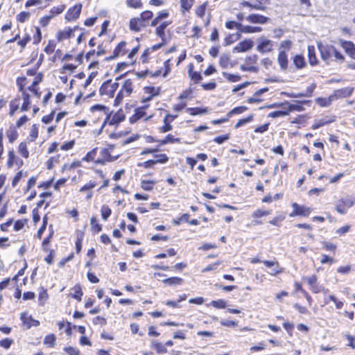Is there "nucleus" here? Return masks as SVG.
I'll use <instances>...</instances> for the list:
<instances>
[{
    "mask_svg": "<svg viewBox=\"0 0 355 355\" xmlns=\"http://www.w3.org/2000/svg\"><path fill=\"white\" fill-rule=\"evenodd\" d=\"M163 46V43H159L152 46L146 48L140 55L139 60L142 64H147L153 58L152 53L158 50Z\"/></svg>",
    "mask_w": 355,
    "mask_h": 355,
    "instance_id": "b1692460",
    "label": "nucleus"
},
{
    "mask_svg": "<svg viewBox=\"0 0 355 355\" xmlns=\"http://www.w3.org/2000/svg\"><path fill=\"white\" fill-rule=\"evenodd\" d=\"M302 279L306 281L309 289L313 293H325L328 291V289H326L322 285L320 284L318 277L315 274H313L309 277H304Z\"/></svg>",
    "mask_w": 355,
    "mask_h": 355,
    "instance_id": "a211bd4d",
    "label": "nucleus"
},
{
    "mask_svg": "<svg viewBox=\"0 0 355 355\" xmlns=\"http://www.w3.org/2000/svg\"><path fill=\"white\" fill-rule=\"evenodd\" d=\"M72 290L73 291V293L70 294L71 297L78 302H80L83 295L81 285L80 284H76L73 286Z\"/></svg>",
    "mask_w": 355,
    "mask_h": 355,
    "instance_id": "5fc2aeb1",
    "label": "nucleus"
},
{
    "mask_svg": "<svg viewBox=\"0 0 355 355\" xmlns=\"http://www.w3.org/2000/svg\"><path fill=\"white\" fill-rule=\"evenodd\" d=\"M140 48L141 44L138 37L131 40H122L115 46L107 60L125 58L130 64H135Z\"/></svg>",
    "mask_w": 355,
    "mask_h": 355,
    "instance_id": "20e7f679",
    "label": "nucleus"
},
{
    "mask_svg": "<svg viewBox=\"0 0 355 355\" xmlns=\"http://www.w3.org/2000/svg\"><path fill=\"white\" fill-rule=\"evenodd\" d=\"M121 76L116 78L115 81L109 79L103 82L99 88L100 96L108 98H113L119 87V83L116 80L121 79Z\"/></svg>",
    "mask_w": 355,
    "mask_h": 355,
    "instance_id": "1a4fd4ad",
    "label": "nucleus"
},
{
    "mask_svg": "<svg viewBox=\"0 0 355 355\" xmlns=\"http://www.w3.org/2000/svg\"><path fill=\"white\" fill-rule=\"evenodd\" d=\"M316 87V83H312L306 88V90L304 92L299 93H291V94H289V96L291 98H311L313 96Z\"/></svg>",
    "mask_w": 355,
    "mask_h": 355,
    "instance_id": "f704fd0d",
    "label": "nucleus"
},
{
    "mask_svg": "<svg viewBox=\"0 0 355 355\" xmlns=\"http://www.w3.org/2000/svg\"><path fill=\"white\" fill-rule=\"evenodd\" d=\"M83 55H84L83 51H81L76 56H74L73 55H72L71 53H66L65 55H64L62 57L61 60L62 61L74 60L75 62L77 63V64H81L83 62Z\"/></svg>",
    "mask_w": 355,
    "mask_h": 355,
    "instance_id": "de8ad7c7",
    "label": "nucleus"
},
{
    "mask_svg": "<svg viewBox=\"0 0 355 355\" xmlns=\"http://www.w3.org/2000/svg\"><path fill=\"white\" fill-rule=\"evenodd\" d=\"M19 135L17 128L14 125H10L6 131V136L10 144H13L18 139Z\"/></svg>",
    "mask_w": 355,
    "mask_h": 355,
    "instance_id": "79ce46f5",
    "label": "nucleus"
},
{
    "mask_svg": "<svg viewBox=\"0 0 355 355\" xmlns=\"http://www.w3.org/2000/svg\"><path fill=\"white\" fill-rule=\"evenodd\" d=\"M195 3V0H180V8L182 12H189Z\"/></svg>",
    "mask_w": 355,
    "mask_h": 355,
    "instance_id": "338daca9",
    "label": "nucleus"
},
{
    "mask_svg": "<svg viewBox=\"0 0 355 355\" xmlns=\"http://www.w3.org/2000/svg\"><path fill=\"white\" fill-rule=\"evenodd\" d=\"M157 141L158 142V146H162L168 144H180L181 139L179 137H175L172 134H168L164 138Z\"/></svg>",
    "mask_w": 355,
    "mask_h": 355,
    "instance_id": "49530a36",
    "label": "nucleus"
},
{
    "mask_svg": "<svg viewBox=\"0 0 355 355\" xmlns=\"http://www.w3.org/2000/svg\"><path fill=\"white\" fill-rule=\"evenodd\" d=\"M355 204V198L351 197L341 198L336 204L335 209L340 214H345L348 209Z\"/></svg>",
    "mask_w": 355,
    "mask_h": 355,
    "instance_id": "aec40b11",
    "label": "nucleus"
},
{
    "mask_svg": "<svg viewBox=\"0 0 355 355\" xmlns=\"http://www.w3.org/2000/svg\"><path fill=\"white\" fill-rule=\"evenodd\" d=\"M277 63L282 71H286L288 69L289 60L288 54L284 51H278Z\"/></svg>",
    "mask_w": 355,
    "mask_h": 355,
    "instance_id": "e433bc0d",
    "label": "nucleus"
},
{
    "mask_svg": "<svg viewBox=\"0 0 355 355\" xmlns=\"http://www.w3.org/2000/svg\"><path fill=\"white\" fill-rule=\"evenodd\" d=\"M187 267V263L186 262L177 263L172 268H171L166 265L155 264V265L152 266V268L155 270H164V271L176 270L178 272H182Z\"/></svg>",
    "mask_w": 355,
    "mask_h": 355,
    "instance_id": "2f4dec72",
    "label": "nucleus"
},
{
    "mask_svg": "<svg viewBox=\"0 0 355 355\" xmlns=\"http://www.w3.org/2000/svg\"><path fill=\"white\" fill-rule=\"evenodd\" d=\"M254 42L251 39H245L239 42L234 48L236 53L246 52L252 49Z\"/></svg>",
    "mask_w": 355,
    "mask_h": 355,
    "instance_id": "c9c22d12",
    "label": "nucleus"
},
{
    "mask_svg": "<svg viewBox=\"0 0 355 355\" xmlns=\"http://www.w3.org/2000/svg\"><path fill=\"white\" fill-rule=\"evenodd\" d=\"M317 46L322 60L326 63L333 61L343 63L345 61V55L334 45L323 44L320 42Z\"/></svg>",
    "mask_w": 355,
    "mask_h": 355,
    "instance_id": "39448f33",
    "label": "nucleus"
},
{
    "mask_svg": "<svg viewBox=\"0 0 355 355\" xmlns=\"http://www.w3.org/2000/svg\"><path fill=\"white\" fill-rule=\"evenodd\" d=\"M187 68L188 77L189 78L191 82H192V84H199L203 78L202 73L200 71L195 70L194 64L192 62L188 64Z\"/></svg>",
    "mask_w": 355,
    "mask_h": 355,
    "instance_id": "cd10ccee",
    "label": "nucleus"
},
{
    "mask_svg": "<svg viewBox=\"0 0 355 355\" xmlns=\"http://www.w3.org/2000/svg\"><path fill=\"white\" fill-rule=\"evenodd\" d=\"M209 1L207 0L196 6L194 9L195 15L200 19H204L206 16V13L209 10Z\"/></svg>",
    "mask_w": 355,
    "mask_h": 355,
    "instance_id": "4c0bfd02",
    "label": "nucleus"
},
{
    "mask_svg": "<svg viewBox=\"0 0 355 355\" xmlns=\"http://www.w3.org/2000/svg\"><path fill=\"white\" fill-rule=\"evenodd\" d=\"M256 49L261 54L271 53L274 50V42L266 37H261L258 40Z\"/></svg>",
    "mask_w": 355,
    "mask_h": 355,
    "instance_id": "412c9836",
    "label": "nucleus"
},
{
    "mask_svg": "<svg viewBox=\"0 0 355 355\" xmlns=\"http://www.w3.org/2000/svg\"><path fill=\"white\" fill-rule=\"evenodd\" d=\"M24 164L23 160L16 155V153L13 148H11L8 152V159L6 161V166L8 168H12L15 165L18 167L22 166Z\"/></svg>",
    "mask_w": 355,
    "mask_h": 355,
    "instance_id": "a878e982",
    "label": "nucleus"
},
{
    "mask_svg": "<svg viewBox=\"0 0 355 355\" xmlns=\"http://www.w3.org/2000/svg\"><path fill=\"white\" fill-rule=\"evenodd\" d=\"M54 236V230L53 225L51 224L49 225V234L43 239L42 242V249L44 252H48L50 243L51 242V240L53 239V237Z\"/></svg>",
    "mask_w": 355,
    "mask_h": 355,
    "instance_id": "c03bdc74",
    "label": "nucleus"
},
{
    "mask_svg": "<svg viewBox=\"0 0 355 355\" xmlns=\"http://www.w3.org/2000/svg\"><path fill=\"white\" fill-rule=\"evenodd\" d=\"M293 64L297 70L304 69L307 66L305 57L302 53H297L292 57Z\"/></svg>",
    "mask_w": 355,
    "mask_h": 355,
    "instance_id": "58836bf2",
    "label": "nucleus"
},
{
    "mask_svg": "<svg viewBox=\"0 0 355 355\" xmlns=\"http://www.w3.org/2000/svg\"><path fill=\"white\" fill-rule=\"evenodd\" d=\"M187 112L191 116L201 115L207 114L209 112V109L207 107H189L187 109Z\"/></svg>",
    "mask_w": 355,
    "mask_h": 355,
    "instance_id": "bf43d9fd",
    "label": "nucleus"
},
{
    "mask_svg": "<svg viewBox=\"0 0 355 355\" xmlns=\"http://www.w3.org/2000/svg\"><path fill=\"white\" fill-rule=\"evenodd\" d=\"M147 26L139 17H132L129 21V29L134 33H139Z\"/></svg>",
    "mask_w": 355,
    "mask_h": 355,
    "instance_id": "7c9ffc66",
    "label": "nucleus"
},
{
    "mask_svg": "<svg viewBox=\"0 0 355 355\" xmlns=\"http://www.w3.org/2000/svg\"><path fill=\"white\" fill-rule=\"evenodd\" d=\"M91 232L93 234H97L102 231L103 225L99 223L96 216H92L90 218Z\"/></svg>",
    "mask_w": 355,
    "mask_h": 355,
    "instance_id": "3c124183",
    "label": "nucleus"
},
{
    "mask_svg": "<svg viewBox=\"0 0 355 355\" xmlns=\"http://www.w3.org/2000/svg\"><path fill=\"white\" fill-rule=\"evenodd\" d=\"M271 214V210L270 209H257L254 210L252 214V220L251 222L252 225L254 226L261 225H263V221L261 220L262 217L269 216Z\"/></svg>",
    "mask_w": 355,
    "mask_h": 355,
    "instance_id": "bb28decb",
    "label": "nucleus"
},
{
    "mask_svg": "<svg viewBox=\"0 0 355 355\" xmlns=\"http://www.w3.org/2000/svg\"><path fill=\"white\" fill-rule=\"evenodd\" d=\"M354 88L352 87H346L340 89H335L332 93V96L335 101L340 98L349 97L354 92Z\"/></svg>",
    "mask_w": 355,
    "mask_h": 355,
    "instance_id": "473e14b6",
    "label": "nucleus"
},
{
    "mask_svg": "<svg viewBox=\"0 0 355 355\" xmlns=\"http://www.w3.org/2000/svg\"><path fill=\"white\" fill-rule=\"evenodd\" d=\"M58 42L57 41L56 39L55 40H54V39L49 40L46 45L44 48V51L47 55H51L55 51V48L57 46Z\"/></svg>",
    "mask_w": 355,
    "mask_h": 355,
    "instance_id": "680f3d73",
    "label": "nucleus"
},
{
    "mask_svg": "<svg viewBox=\"0 0 355 355\" xmlns=\"http://www.w3.org/2000/svg\"><path fill=\"white\" fill-rule=\"evenodd\" d=\"M87 119L91 124L101 123L98 135L107 131V126L117 128L120 123L125 121V114L120 108L117 111L110 110V107L102 104H95L89 107Z\"/></svg>",
    "mask_w": 355,
    "mask_h": 355,
    "instance_id": "f03ea898",
    "label": "nucleus"
},
{
    "mask_svg": "<svg viewBox=\"0 0 355 355\" xmlns=\"http://www.w3.org/2000/svg\"><path fill=\"white\" fill-rule=\"evenodd\" d=\"M92 170L101 179L103 180V183L100 186L98 190L107 187L110 185V180L106 178V175L104 171L99 168H92Z\"/></svg>",
    "mask_w": 355,
    "mask_h": 355,
    "instance_id": "864d4df0",
    "label": "nucleus"
},
{
    "mask_svg": "<svg viewBox=\"0 0 355 355\" xmlns=\"http://www.w3.org/2000/svg\"><path fill=\"white\" fill-rule=\"evenodd\" d=\"M162 283L167 286H175L182 285L184 283V279L180 277H171L162 280Z\"/></svg>",
    "mask_w": 355,
    "mask_h": 355,
    "instance_id": "09e8293b",
    "label": "nucleus"
},
{
    "mask_svg": "<svg viewBox=\"0 0 355 355\" xmlns=\"http://www.w3.org/2000/svg\"><path fill=\"white\" fill-rule=\"evenodd\" d=\"M39 137V128L37 124H33L31 127L28 136L26 139L21 141L17 146V152L19 155L24 159H28L30 157V151L28 146L32 142H35Z\"/></svg>",
    "mask_w": 355,
    "mask_h": 355,
    "instance_id": "423d86ee",
    "label": "nucleus"
},
{
    "mask_svg": "<svg viewBox=\"0 0 355 355\" xmlns=\"http://www.w3.org/2000/svg\"><path fill=\"white\" fill-rule=\"evenodd\" d=\"M152 349H153L157 354H163L167 353L168 350L164 345V343L161 342L155 341L152 343Z\"/></svg>",
    "mask_w": 355,
    "mask_h": 355,
    "instance_id": "0e129e2a",
    "label": "nucleus"
},
{
    "mask_svg": "<svg viewBox=\"0 0 355 355\" xmlns=\"http://www.w3.org/2000/svg\"><path fill=\"white\" fill-rule=\"evenodd\" d=\"M83 6V3L79 2L69 7L64 14L65 21L72 23L78 20L80 17Z\"/></svg>",
    "mask_w": 355,
    "mask_h": 355,
    "instance_id": "4468645a",
    "label": "nucleus"
},
{
    "mask_svg": "<svg viewBox=\"0 0 355 355\" xmlns=\"http://www.w3.org/2000/svg\"><path fill=\"white\" fill-rule=\"evenodd\" d=\"M60 154H56L55 155L50 157L46 162V168L49 170L53 169L55 165L60 163Z\"/></svg>",
    "mask_w": 355,
    "mask_h": 355,
    "instance_id": "6e6d98bb",
    "label": "nucleus"
},
{
    "mask_svg": "<svg viewBox=\"0 0 355 355\" xmlns=\"http://www.w3.org/2000/svg\"><path fill=\"white\" fill-rule=\"evenodd\" d=\"M83 237L84 232L82 231H78L77 232V237L75 241V248L77 254H80L82 250Z\"/></svg>",
    "mask_w": 355,
    "mask_h": 355,
    "instance_id": "69168bd1",
    "label": "nucleus"
},
{
    "mask_svg": "<svg viewBox=\"0 0 355 355\" xmlns=\"http://www.w3.org/2000/svg\"><path fill=\"white\" fill-rule=\"evenodd\" d=\"M257 60L258 56L255 54L247 56L245 58V63L241 66V69L243 71L257 72Z\"/></svg>",
    "mask_w": 355,
    "mask_h": 355,
    "instance_id": "5701e85b",
    "label": "nucleus"
},
{
    "mask_svg": "<svg viewBox=\"0 0 355 355\" xmlns=\"http://www.w3.org/2000/svg\"><path fill=\"white\" fill-rule=\"evenodd\" d=\"M169 13L166 10H162L159 12L157 16L151 20L150 26H156L162 20L167 18Z\"/></svg>",
    "mask_w": 355,
    "mask_h": 355,
    "instance_id": "13d9d810",
    "label": "nucleus"
},
{
    "mask_svg": "<svg viewBox=\"0 0 355 355\" xmlns=\"http://www.w3.org/2000/svg\"><path fill=\"white\" fill-rule=\"evenodd\" d=\"M115 148L114 144H108L106 147L98 150L100 156L98 157L97 164L99 166H105L107 163L116 160L119 155H112V153Z\"/></svg>",
    "mask_w": 355,
    "mask_h": 355,
    "instance_id": "6e6552de",
    "label": "nucleus"
},
{
    "mask_svg": "<svg viewBox=\"0 0 355 355\" xmlns=\"http://www.w3.org/2000/svg\"><path fill=\"white\" fill-rule=\"evenodd\" d=\"M291 207L293 210L289 214L290 217L300 216L307 218L310 216L313 211L312 208L304 205H300L297 202L291 203Z\"/></svg>",
    "mask_w": 355,
    "mask_h": 355,
    "instance_id": "f3484780",
    "label": "nucleus"
},
{
    "mask_svg": "<svg viewBox=\"0 0 355 355\" xmlns=\"http://www.w3.org/2000/svg\"><path fill=\"white\" fill-rule=\"evenodd\" d=\"M39 67L35 64L28 69L26 74L28 76H34L31 85H28L29 80L27 77L22 76L16 78V85L21 96H16L9 103V115L12 116L20 110L21 112H27L31 107V96L40 98L42 92L39 85L43 81L44 74L38 71Z\"/></svg>",
    "mask_w": 355,
    "mask_h": 355,
    "instance_id": "f257e3e1",
    "label": "nucleus"
},
{
    "mask_svg": "<svg viewBox=\"0 0 355 355\" xmlns=\"http://www.w3.org/2000/svg\"><path fill=\"white\" fill-rule=\"evenodd\" d=\"M80 29L78 25L73 26H65L64 28L58 30L56 33L55 38L58 42L69 40L75 37L76 31Z\"/></svg>",
    "mask_w": 355,
    "mask_h": 355,
    "instance_id": "ddd939ff",
    "label": "nucleus"
},
{
    "mask_svg": "<svg viewBox=\"0 0 355 355\" xmlns=\"http://www.w3.org/2000/svg\"><path fill=\"white\" fill-rule=\"evenodd\" d=\"M56 336L54 334H49L45 336L43 343L47 347L53 348L56 345Z\"/></svg>",
    "mask_w": 355,
    "mask_h": 355,
    "instance_id": "052dcab7",
    "label": "nucleus"
},
{
    "mask_svg": "<svg viewBox=\"0 0 355 355\" xmlns=\"http://www.w3.org/2000/svg\"><path fill=\"white\" fill-rule=\"evenodd\" d=\"M32 31H33V34L31 37V39L33 40V44L34 45H37L41 42L42 39V31L39 26H34L33 28L32 29Z\"/></svg>",
    "mask_w": 355,
    "mask_h": 355,
    "instance_id": "4d7b16f0",
    "label": "nucleus"
},
{
    "mask_svg": "<svg viewBox=\"0 0 355 355\" xmlns=\"http://www.w3.org/2000/svg\"><path fill=\"white\" fill-rule=\"evenodd\" d=\"M307 56L309 63L311 67L317 66L319 64V60L317 58L315 48L313 45H309L307 47Z\"/></svg>",
    "mask_w": 355,
    "mask_h": 355,
    "instance_id": "37998d69",
    "label": "nucleus"
},
{
    "mask_svg": "<svg viewBox=\"0 0 355 355\" xmlns=\"http://www.w3.org/2000/svg\"><path fill=\"white\" fill-rule=\"evenodd\" d=\"M66 4L61 3L58 5L53 6V7H51L49 11V14L53 19L62 14L64 11L66 10Z\"/></svg>",
    "mask_w": 355,
    "mask_h": 355,
    "instance_id": "a18cd8bd",
    "label": "nucleus"
},
{
    "mask_svg": "<svg viewBox=\"0 0 355 355\" xmlns=\"http://www.w3.org/2000/svg\"><path fill=\"white\" fill-rule=\"evenodd\" d=\"M270 4V0H254V1L244 0L239 3V7L248 8L250 10L266 11Z\"/></svg>",
    "mask_w": 355,
    "mask_h": 355,
    "instance_id": "9b49d317",
    "label": "nucleus"
},
{
    "mask_svg": "<svg viewBox=\"0 0 355 355\" xmlns=\"http://www.w3.org/2000/svg\"><path fill=\"white\" fill-rule=\"evenodd\" d=\"M153 115H148L147 112L144 111L139 107L134 110L133 114L129 117L128 121L130 124H135L141 120H144L145 122L150 120Z\"/></svg>",
    "mask_w": 355,
    "mask_h": 355,
    "instance_id": "4be33fe9",
    "label": "nucleus"
},
{
    "mask_svg": "<svg viewBox=\"0 0 355 355\" xmlns=\"http://www.w3.org/2000/svg\"><path fill=\"white\" fill-rule=\"evenodd\" d=\"M334 101L332 94L328 97H318L315 99L316 104L320 107H329Z\"/></svg>",
    "mask_w": 355,
    "mask_h": 355,
    "instance_id": "8fccbe9b",
    "label": "nucleus"
},
{
    "mask_svg": "<svg viewBox=\"0 0 355 355\" xmlns=\"http://www.w3.org/2000/svg\"><path fill=\"white\" fill-rule=\"evenodd\" d=\"M28 218H19L14 220L12 218L7 219L4 223L0 224V230L3 232H8L10 227L13 225V231L15 232H19L25 229L26 226L28 225Z\"/></svg>",
    "mask_w": 355,
    "mask_h": 355,
    "instance_id": "9d476101",
    "label": "nucleus"
},
{
    "mask_svg": "<svg viewBox=\"0 0 355 355\" xmlns=\"http://www.w3.org/2000/svg\"><path fill=\"white\" fill-rule=\"evenodd\" d=\"M20 320L26 329H31L32 327H38L40 324L38 320L34 319L32 315H28L26 312L21 313Z\"/></svg>",
    "mask_w": 355,
    "mask_h": 355,
    "instance_id": "c756f323",
    "label": "nucleus"
},
{
    "mask_svg": "<svg viewBox=\"0 0 355 355\" xmlns=\"http://www.w3.org/2000/svg\"><path fill=\"white\" fill-rule=\"evenodd\" d=\"M155 159H148L143 162H139L137 166L145 169L154 168L157 164H164L169 160L168 156L165 153L154 155Z\"/></svg>",
    "mask_w": 355,
    "mask_h": 355,
    "instance_id": "f8f14e48",
    "label": "nucleus"
},
{
    "mask_svg": "<svg viewBox=\"0 0 355 355\" xmlns=\"http://www.w3.org/2000/svg\"><path fill=\"white\" fill-rule=\"evenodd\" d=\"M335 121L334 117L331 119H315L311 125L312 130L318 129L324 125L333 123Z\"/></svg>",
    "mask_w": 355,
    "mask_h": 355,
    "instance_id": "603ef678",
    "label": "nucleus"
},
{
    "mask_svg": "<svg viewBox=\"0 0 355 355\" xmlns=\"http://www.w3.org/2000/svg\"><path fill=\"white\" fill-rule=\"evenodd\" d=\"M135 87V81L133 79H125L121 85V87L116 94V96L114 100L113 105L114 107H117L122 104L125 98L131 96L134 92Z\"/></svg>",
    "mask_w": 355,
    "mask_h": 355,
    "instance_id": "0eeeda50",
    "label": "nucleus"
},
{
    "mask_svg": "<svg viewBox=\"0 0 355 355\" xmlns=\"http://www.w3.org/2000/svg\"><path fill=\"white\" fill-rule=\"evenodd\" d=\"M144 95L140 98V103L150 102L155 97L161 94V87L155 86H146L143 88Z\"/></svg>",
    "mask_w": 355,
    "mask_h": 355,
    "instance_id": "6ab92c4d",
    "label": "nucleus"
},
{
    "mask_svg": "<svg viewBox=\"0 0 355 355\" xmlns=\"http://www.w3.org/2000/svg\"><path fill=\"white\" fill-rule=\"evenodd\" d=\"M236 20L225 21V26L229 30H237L242 34H253L262 32L263 28L259 26L243 25L242 22L246 20L252 24H266L269 22L270 18L259 13H250L247 16L243 12L236 14Z\"/></svg>",
    "mask_w": 355,
    "mask_h": 355,
    "instance_id": "7ed1b4c3",
    "label": "nucleus"
},
{
    "mask_svg": "<svg viewBox=\"0 0 355 355\" xmlns=\"http://www.w3.org/2000/svg\"><path fill=\"white\" fill-rule=\"evenodd\" d=\"M311 103V100L295 101L294 103H289L288 102L282 103L278 106H286L289 114L292 112L304 111V105L310 107Z\"/></svg>",
    "mask_w": 355,
    "mask_h": 355,
    "instance_id": "dca6fc26",
    "label": "nucleus"
},
{
    "mask_svg": "<svg viewBox=\"0 0 355 355\" xmlns=\"http://www.w3.org/2000/svg\"><path fill=\"white\" fill-rule=\"evenodd\" d=\"M100 211L102 219L104 221L107 220L112 213L111 208L107 205H103L101 207Z\"/></svg>",
    "mask_w": 355,
    "mask_h": 355,
    "instance_id": "774afa93",
    "label": "nucleus"
},
{
    "mask_svg": "<svg viewBox=\"0 0 355 355\" xmlns=\"http://www.w3.org/2000/svg\"><path fill=\"white\" fill-rule=\"evenodd\" d=\"M156 184L157 181L153 180H142L140 185L144 191H150L154 189Z\"/></svg>",
    "mask_w": 355,
    "mask_h": 355,
    "instance_id": "e2e57ef3",
    "label": "nucleus"
},
{
    "mask_svg": "<svg viewBox=\"0 0 355 355\" xmlns=\"http://www.w3.org/2000/svg\"><path fill=\"white\" fill-rule=\"evenodd\" d=\"M98 150L99 148L98 147L92 148L85 154V155L82 158V161L87 163L92 162L95 165H98L97 164L98 157H96Z\"/></svg>",
    "mask_w": 355,
    "mask_h": 355,
    "instance_id": "a19ab883",
    "label": "nucleus"
},
{
    "mask_svg": "<svg viewBox=\"0 0 355 355\" xmlns=\"http://www.w3.org/2000/svg\"><path fill=\"white\" fill-rule=\"evenodd\" d=\"M172 23L171 21H164L159 22L155 27V34L162 40L161 43H163V46L166 42V32L168 26Z\"/></svg>",
    "mask_w": 355,
    "mask_h": 355,
    "instance_id": "393cba45",
    "label": "nucleus"
},
{
    "mask_svg": "<svg viewBox=\"0 0 355 355\" xmlns=\"http://www.w3.org/2000/svg\"><path fill=\"white\" fill-rule=\"evenodd\" d=\"M98 185V182L94 180H90L81 187H80L78 192L82 195L86 201H89L93 198L94 192V189Z\"/></svg>",
    "mask_w": 355,
    "mask_h": 355,
    "instance_id": "2eb2a0df",
    "label": "nucleus"
},
{
    "mask_svg": "<svg viewBox=\"0 0 355 355\" xmlns=\"http://www.w3.org/2000/svg\"><path fill=\"white\" fill-rule=\"evenodd\" d=\"M262 263L264 264V266L267 268H271L275 267L272 272H270V275L272 276H276L279 274H281L284 272V268L280 267L279 263L277 261H269V260H265L262 261Z\"/></svg>",
    "mask_w": 355,
    "mask_h": 355,
    "instance_id": "ea45409f",
    "label": "nucleus"
},
{
    "mask_svg": "<svg viewBox=\"0 0 355 355\" xmlns=\"http://www.w3.org/2000/svg\"><path fill=\"white\" fill-rule=\"evenodd\" d=\"M171 61L172 58H168L166 60H165L164 62L163 68H160L154 71L153 73L152 74V77H166L168 74L171 71Z\"/></svg>",
    "mask_w": 355,
    "mask_h": 355,
    "instance_id": "72a5a7b5",
    "label": "nucleus"
},
{
    "mask_svg": "<svg viewBox=\"0 0 355 355\" xmlns=\"http://www.w3.org/2000/svg\"><path fill=\"white\" fill-rule=\"evenodd\" d=\"M340 46L343 48L345 53L352 60H355V44L349 40L340 39L338 40Z\"/></svg>",
    "mask_w": 355,
    "mask_h": 355,
    "instance_id": "c85d7f7f",
    "label": "nucleus"
}]
</instances>
